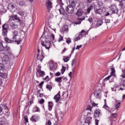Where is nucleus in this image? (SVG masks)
I'll return each mask as SVG.
<instances>
[{"mask_svg":"<svg viewBox=\"0 0 125 125\" xmlns=\"http://www.w3.org/2000/svg\"><path fill=\"white\" fill-rule=\"evenodd\" d=\"M13 33V37L12 40H14L15 42H16L17 44H19L21 42H22V40L19 37L18 35H19V32L17 30H14L12 31Z\"/></svg>","mask_w":125,"mask_h":125,"instance_id":"obj_1","label":"nucleus"},{"mask_svg":"<svg viewBox=\"0 0 125 125\" xmlns=\"http://www.w3.org/2000/svg\"><path fill=\"white\" fill-rule=\"evenodd\" d=\"M50 41L51 39L49 36L45 37V42L44 41L42 42V45L45 47L46 49H49L50 48Z\"/></svg>","mask_w":125,"mask_h":125,"instance_id":"obj_2","label":"nucleus"},{"mask_svg":"<svg viewBox=\"0 0 125 125\" xmlns=\"http://www.w3.org/2000/svg\"><path fill=\"white\" fill-rule=\"evenodd\" d=\"M83 11L82 9H79L76 12V15L78 17L77 18V20L79 21V22H76L75 23L76 25H79L81 24V23H82V21H83V20H84L85 19L84 18H83V19L79 18L80 17V16H82V15H83Z\"/></svg>","mask_w":125,"mask_h":125,"instance_id":"obj_3","label":"nucleus"},{"mask_svg":"<svg viewBox=\"0 0 125 125\" xmlns=\"http://www.w3.org/2000/svg\"><path fill=\"white\" fill-rule=\"evenodd\" d=\"M2 35L3 37H6L7 36V33H8V29H9V25L7 23H4L2 26Z\"/></svg>","mask_w":125,"mask_h":125,"instance_id":"obj_4","label":"nucleus"},{"mask_svg":"<svg viewBox=\"0 0 125 125\" xmlns=\"http://www.w3.org/2000/svg\"><path fill=\"white\" fill-rule=\"evenodd\" d=\"M96 104L94 103H92V101L91 100H89L88 103H87V108L86 110H90L91 111V109H92V107H95Z\"/></svg>","mask_w":125,"mask_h":125,"instance_id":"obj_5","label":"nucleus"},{"mask_svg":"<svg viewBox=\"0 0 125 125\" xmlns=\"http://www.w3.org/2000/svg\"><path fill=\"white\" fill-rule=\"evenodd\" d=\"M2 107L4 109L2 114H4V115H6L7 116H9V115H10V112H9L7 104H3Z\"/></svg>","mask_w":125,"mask_h":125,"instance_id":"obj_6","label":"nucleus"},{"mask_svg":"<svg viewBox=\"0 0 125 125\" xmlns=\"http://www.w3.org/2000/svg\"><path fill=\"white\" fill-rule=\"evenodd\" d=\"M12 19H9L8 21V23H9V26L12 29H17L18 28V24L16 22H12Z\"/></svg>","mask_w":125,"mask_h":125,"instance_id":"obj_7","label":"nucleus"},{"mask_svg":"<svg viewBox=\"0 0 125 125\" xmlns=\"http://www.w3.org/2000/svg\"><path fill=\"white\" fill-rule=\"evenodd\" d=\"M10 19H12V20H16L18 23H19L20 25H21L22 24V20L20 19V18L17 16V15H14L11 17V18H10Z\"/></svg>","mask_w":125,"mask_h":125,"instance_id":"obj_8","label":"nucleus"},{"mask_svg":"<svg viewBox=\"0 0 125 125\" xmlns=\"http://www.w3.org/2000/svg\"><path fill=\"white\" fill-rule=\"evenodd\" d=\"M110 12L112 13H118L119 12V9L117 8V6L112 5L110 6Z\"/></svg>","mask_w":125,"mask_h":125,"instance_id":"obj_9","label":"nucleus"},{"mask_svg":"<svg viewBox=\"0 0 125 125\" xmlns=\"http://www.w3.org/2000/svg\"><path fill=\"white\" fill-rule=\"evenodd\" d=\"M75 9H74L73 7H72L71 6L68 5L66 7V11L68 12V13H69L70 14H72V13H74Z\"/></svg>","mask_w":125,"mask_h":125,"instance_id":"obj_10","label":"nucleus"},{"mask_svg":"<svg viewBox=\"0 0 125 125\" xmlns=\"http://www.w3.org/2000/svg\"><path fill=\"white\" fill-rule=\"evenodd\" d=\"M91 122H92V118L87 117L85 120L83 125H90L91 124Z\"/></svg>","mask_w":125,"mask_h":125,"instance_id":"obj_11","label":"nucleus"},{"mask_svg":"<svg viewBox=\"0 0 125 125\" xmlns=\"http://www.w3.org/2000/svg\"><path fill=\"white\" fill-rule=\"evenodd\" d=\"M37 71L36 75L39 78H40V77H43L44 76V72L41 71V69H37Z\"/></svg>","mask_w":125,"mask_h":125,"instance_id":"obj_12","label":"nucleus"},{"mask_svg":"<svg viewBox=\"0 0 125 125\" xmlns=\"http://www.w3.org/2000/svg\"><path fill=\"white\" fill-rule=\"evenodd\" d=\"M101 112H100V110L99 109H96L94 112V116L95 118H99L102 116Z\"/></svg>","mask_w":125,"mask_h":125,"instance_id":"obj_13","label":"nucleus"},{"mask_svg":"<svg viewBox=\"0 0 125 125\" xmlns=\"http://www.w3.org/2000/svg\"><path fill=\"white\" fill-rule=\"evenodd\" d=\"M49 66L50 67V70H52V71H54V70H56V65L54 64V63L52 62H49Z\"/></svg>","mask_w":125,"mask_h":125,"instance_id":"obj_14","label":"nucleus"},{"mask_svg":"<svg viewBox=\"0 0 125 125\" xmlns=\"http://www.w3.org/2000/svg\"><path fill=\"white\" fill-rule=\"evenodd\" d=\"M4 50L7 54L9 55H12V52H11V49H10V47L8 46H6V47L4 48Z\"/></svg>","mask_w":125,"mask_h":125,"instance_id":"obj_15","label":"nucleus"},{"mask_svg":"<svg viewBox=\"0 0 125 125\" xmlns=\"http://www.w3.org/2000/svg\"><path fill=\"white\" fill-rule=\"evenodd\" d=\"M8 9L12 11V12H15L16 11V7L13 4H10L8 6Z\"/></svg>","mask_w":125,"mask_h":125,"instance_id":"obj_16","label":"nucleus"},{"mask_svg":"<svg viewBox=\"0 0 125 125\" xmlns=\"http://www.w3.org/2000/svg\"><path fill=\"white\" fill-rule=\"evenodd\" d=\"M94 12L96 14H100V15H101L103 13V10L99 8H95Z\"/></svg>","mask_w":125,"mask_h":125,"instance_id":"obj_17","label":"nucleus"},{"mask_svg":"<svg viewBox=\"0 0 125 125\" xmlns=\"http://www.w3.org/2000/svg\"><path fill=\"white\" fill-rule=\"evenodd\" d=\"M77 5V1L76 0H69V6L72 7H76Z\"/></svg>","mask_w":125,"mask_h":125,"instance_id":"obj_18","label":"nucleus"},{"mask_svg":"<svg viewBox=\"0 0 125 125\" xmlns=\"http://www.w3.org/2000/svg\"><path fill=\"white\" fill-rule=\"evenodd\" d=\"M61 98V96H60V91H59L57 95L55 96L54 97V99L56 100V103H57L60 99Z\"/></svg>","mask_w":125,"mask_h":125,"instance_id":"obj_19","label":"nucleus"},{"mask_svg":"<svg viewBox=\"0 0 125 125\" xmlns=\"http://www.w3.org/2000/svg\"><path fill=\"white\" fill-rule=\"evenodd\" d=\"M46 6L47 9L52 8V2H51L50 0H48L46 3Z\"/></svg>","mask_w":125,"mask_h":125,"instance_id":"obj_20","label":"nucleus"},{"mask_svg":"<svg viewBox=\"0 0 125 125\" xmlns=\"http://www.w3.org/2000/svg\"><path fill=\"white\" fill-rule=\"evenodd\" d=\"M30 121H31V122H38V121H39V117L36 115H33L30 118Z\"/></svg>","mask_w":125,"mask_h":125,"instance_id":"obj_21","label":"nucleus"},{"mask_svg":"<svg viewBox=\"0 0 125 125\" xmlns=\"http://www.w3.org/2000/svg\"><path fill=\"white\" fill-rule=\"evenodd\" d=\"M55 82H57V83H59V86H61V83H62V78L57 77L55 78Z\"/></svg>","mask_w":125,"mask_h":125,"instance_id":"obj_22","label":"nucleus"},{"mask_svg":"<svg viewBox=\"0 0 125 125\" xmlns=\"http://www.w3.org/2000/svg\"><path fill=\"white\" fill-rule=\"evenodd\" d=\"M53 107V103L52 102H48V110L49 111H51L52 110V107Z\"/></svg>","mask_w":125,"mask_h":125,"instance_id":"obj_23","label":"nucleus"},{"mask_svg":"<svg viewBox=\"0 0 125 125\" xmlns=\"http://www.w3.org/2000/svg\"><path fill=\"white\" fill-rule=\"evenodd\" d=\"M5 41L8 43H13L15 42V40H10L7 38H5Z\"/></svg>","mask_w":125,"mask_h":125,"instance_id":"obj_24","label":"nucleus"},{"mask_svg":"<svg viewBox=\"0 0 125 125\" xmlns=\"http://www.w3.org/2000/svg\"><path fill=\"white\" fill-rule=\"evenodd\" d=\"M59 10L61 14H62V15H65V9H64V8H63V7H61Z\"/></svg>","mask_w":125,"mask_h":125,"instance_id":"obj_25","label":"nucleus"},{"mask_svg":"<svg viewBox=\"0 0 125 125\" xmlns=\"http://www.w3.org/2000/svg\"><path fill=\"white\" fill-rule=\"evenodd\" d=\"M111 72L110 73V76H113V77H116V75H115V73H116V70L114 68H111Z\"/></svg>","mask_w":125,"mask_h":125,"instance_id":"obj_26","label":"nucleus"},{"mask_svg":"<svg viewBox=\"0 0 125 125\" xmlns=\"http://www.w3.org/2000/svg\"><path fill=\"white\" fill-rule=\"evenodd\" d=\"M115 118H117V114L113 113L110 115L109 119H110L111 122H112V120H113V119H115Z\"/></svg>","mask_w":125,"mask_h":125,"instance_id":"obj_27","label":"nucleus"},{"mask_svg":"<svg viewBox=\"0 0 125 125\" xmlns=\"http://www.w3.org/2000/svg\"><path fill=\"white\" fill-rule=\"evenodd\" d=\"M2 60L4 62H8V61H9V57L7 56H4L3 57Z\"/></svg>","mask_w":125,"mask_h":125,"instance_id":"obj_28","label":"nucleus"},{"mask_svg":"<svg viewBox=\"0 0 125 125\" xmlns=\"http://www.w3.org/2000/svg\"><path fill=\"white\" fill-rule=\"evenodd\" d=\"M103 23V21L102 20H99L96 23V25L97 27H99V26H101L102 24Z\"/></svg>","mask_w":125,"mask_h":125,"instance_id":"obj_29","label":"nucleus"},{"mask_svg":"<svg viewBox=\"0 0 125 125\" xmlns=\"http://www.w3.org/2000/svg\"><path fill=\"white\" fill-rule=\"evenodd\" d=\"M80 35H81V37H83V36H85L86 35V32L83 30H82Z\"/></svg>","mask_w":125,"mask_h":125,"instance_id":"obj_30","label":"nucleus"},{"mask_svg":"<svg viewBox=\"0 0 125 125\" xmlns=\"http://www.w3.org/2000/svg\"><path fill=\"white\" fill-rule=\"evenodd\" d=\"M36 112H40V108L37 106H35L33 108V112L35 113Z\"/></svg>","mask_w":125,"mask_h":125,"instance_id":"obj_31","label":"nucleus"},{"mask_svg":"<svg viewBox=\"0 0 125 125\" xmlns=\"http://www.w3.org/2000/svg\"><path fill=\"white\" fill-rule=\"evenodd\" d=\"M41 55L42 56L41 57L40 60L41 62H42V60L44 57V53H43V51H41Z\"/></svg>","mask_w":125,"mask_h":125,"instance_id":"obj_32","label":"nucleus"},{"mask_svg":"<svg viewBox=\"0 0 125 125\" xmlns=\"http://www.w3.org/2000/svg\"><path fill=\"white\" fill-rule=\"evenodd\" d=\"M3 50H4L3 44H2V42H0V51H3Z\"/></svg>","mask_w":125,"mask_h":125,"instance_id":"obj_33","label":"nucleus"},{"mask_svg":"<svg viewBox=\"0 0 125 125\" xmlns=\"http://www.w3.org/2000/svg\"><path fill=\"white\" fill-rule=\"evenodd\" d=\"M92 8H93V6H92V5H91L89 8H87V13H90V11L91 10V9H92Z\"/></svg>","mask_w":125,"mask_h":125,"instance_id":"obj_34","label":"nucleus"},{"mask_svg":"<svg viewBox=\"0 0 125 125\" xmlns=\"http://www.w3.org/2000/svg\"><path fill=\"white\" fill-rule=\"evenodd\" d=\"M63 60L64 62H68L70 60V57H64Z\"/></svg>","mask_w":125,"mask_h":125,"instance_id":"obj_35","label":"nucleus"},{"mask_svg":"<svg viewBox=\"0 0 125 125\" xmlns=\"http://www.w3.org/2000/svg\"><path fill=\"white\" fill-rule=\"evenodd\" d=\"M82 38V35H80V34L78 35V37H76L74 39V42H78V41H80L81 40V38Z\"/></svg>","mask_w":125,"mask_h":125,"instance_id":"obj_36","label":"nucleus"},{"mask_svg":"<svg viewBox=\"0 0 125 125\" xmlns=\"http://www.w3.org/2000/svg\"><path fill=\"white\" fill-rule=\"evenodd\" d=\"M66 42L69 44V43H71L72 42V41H71L70 38H68L67 39L66 38Z\"/></svg>","mask_w":125,"mask_h":125,"instance_id":"obj_37","label":"nucleus"},{"mask_svg":"<svg viewBox=\"0 0 125 125\" xmlns=\"http://www.w3.org/2000/svg\"><path fill=\"white\" fill-rule=\"evenodd\" d=\"M4 65L2 63H0V71H3Z\"/></svg>","mask_w":125,"mask_h":125,"instance_id":"obj_38","label":"nucleus"},{"mask_svg":"<svg viewBox=\"0 0 125 125\" xmlns=\"http://www.w3.org/2000/svg\"><path fill=\"white\" fill-rule=\"evenodd\" d=\"M20 5H21V6H24L26 5V3L24 1H21L20 2Z\"/></svg>","mask_w":125,"mask_h":125,"instance_id":"obj_39","label":"nucleus"},{"mask_svg":"<svg viewBox=\"0 0 125 125\" xmlns=\"http://www.w3.org/2000/svg\"><path fill=\"white\" fill-rule=\"evenodd\" d=\"M63 30L64 32H68V31H69V29H68V26L64 25Z\"/></svg>","mask_w":125,"mask_h":125,"instance_id":"obj_40","label":"nucleus"},{"mask_svg":"<svg viewBox=\"0 0 125 125\" xmlns=\"http://www.w3.org/2000/svg\"><path fill=\"white\" fill-rule=\"evenodd\" d=\"M62 71V74H64V72H65V71H66V67L62 66V68L61 70Z\"/></svg>","mask_w":125,"mask_h":125,"instance_id":"obj_41","label":"nucleus"},{"mask_svg":"<svg viewBox=\"0 0 125 125\" xmlns=\"http://www.w3.org/2000/svg\"><path fill=\"white\" fill-rule=\"evenodd\" d=\"M46 88L49 89V90H51V89H52V86H51V85H47Z\"/></svg>","mask_w":125,"mask_h":125,"instance_id":"obj_42","label":"nucleus"},{"mask_svg":"<svg viewBox=\"0 0 125 125\" xmlns=\"http://www.w3.org/2000/svg\"><path fill=\"white\" fill-rule=\"evenodd\" d=\"M121 85H123V86H125V80H123L121 82Z\"/></svg>","mask_w":125,"mask_h":125,"instance_id":"obj_43","label":"nucleus"},{"mask_svg":"<svg viewBox=\"0 0 125 125\" xmlns=\"http://www.w3.org/2000/svg\"><path fill=\"white\" fill-rule=\"evenodd\" d=\"M98 5H99V6H103V2L101 1L98 2Z\"/></svg>","mask_w":125,"mask_h":125,"instance_id":"obj_44","label":"nucleus"},{"mask_svg":"<svg viewBox=\"0 0 125 125\" xmlns=\"http://www.w3.org/2000/svg\"><path fill=\"white\" fill-rule=\"evenodd\" d=\"M19 14H20L21 16H24L25 12H24V11H20L19 12Z\"/></svg>","mask_w":125,"mask_h":125,"instance_id":"obj_45","label":"nucleus"},{"mask_svg":"<svg viewBox=\"0 0 125 125\" xmlns=\"http://www.w3.org/2000/svg\"><path fill=\"white\" fill-rule=\"evenodd\" d=\"M2 110H3V107L1 106H0V115H2V113L3 112V111H2Z\"/></svg>","mask_w":125,"mask_h":125,"instance_id":"obj_46","label":"nucleus"},{"mask_svg":"<svg viewBox=\"0 0 125 125\" xmlns=\"http://www.w3.org/2000/svg\"><path fill=\"white\" fill-rule=\"evenodd\" d=\"M64 117V114H61L60 117H59V119H60V121H61V122H62L63 121V117Z\"/></svg>","mask_w":125,"mask_h":125,"instance_id":"obj_47","label":"nucleus"},{"mask_svg":"<svg viewBox=\"0 0 125 125\" xmlns=\"http://www.w3.org/2000/svg\"><path fill=\"white\" fill-rule=\"evenodd\" d=\"M111 77H112V75H109L107 77L105 78L104 81H109V80H110V78Z\"/></svg>","mask_w":125,"mask_h":125,"instance_id":"obj_48","label":"nucleus"},{"mask_svg":"<svg viewBox=\"0 0 125 125\" xmlns=\"http://www.w3.org/2000/svg\"><path fill=\"white\" fill-rule=\"evenodd\" d=\"M88 21L90 22V23H92L93 22V20H92V17H89L88 19Z\"/></svg>","mask_w":125,"mask_h":125,"instance_id":"obj_49","label":"nucleus"},{"mask_svg":"<svg viewBox=\"0 0 125 125\" xmlns=\"http://www.w3.org/2000/svg\"><path fill=\"white\" fill-rule=\"evenodd\" d=\"M63 41V36H61L59 38L58 42H62Z\"/></svg>","mask_w":125,"mask_h":125,"instance_id":"obj_50","label":"nucleus"},{"mask_svg":"<svg viewBox=\"0 0 125 125\" xmlns=\"http://www.w3.org/2000/svg\"><path fill=\"white\" fill-rule=\"evenodd\" d=\"M120 105H121V103H118L116 105H115V108H116V109L117 110L118 108L119 107H120Z\"/></svg>","mask_w":125,"mask_h":125,"instance_id":"obj_51","label":"nucleus"},{"mask_svg":"<svg viewBox=\"0 0 125 125\" xmlns=\"http://www.w3.org/2000/svg\"><path fill=\"white\" fill-rule=\"evenodd\" d=\"M50 38H51V39H52V40H53V41H54L55 36L53 34H50Z\"/></svg>","mask_w":125,"mask_h":125,"instance_id":"obj_52","label":"nucleus"},{"mask_svg":"<svg viewBox=\"0 0 125 125\" xmlns=\"http://www.w3.org/2000/svg\"><path fill=\"white\" fill-rule=\"evenodd\" d=\"M104 20H105V23H106V24H107L108 23H110V21L109 19H105Z\"/></svg>","mask_w":125,"mask_h":125,"instance_id":"obj_53","label":"nucleus"},{"mask_svg":"<svg viewBox=\"0 0 125 125\" xmlns=\"http://www.w3.org/2000/svg\"><path fill=\"white\" fill-rule=\"evenodd\" d=\"M39 103L40 104H42V103H44V100L43 99H41V100L39 101Z\"/></svg>","mask_w":125,"mask_h":125,"instance_id":"obj_54","label":"nucleus"},{"mask_svg":"<svg viewBox=\"0 0 125 125\" xmlns=\"http://www.w3.org/2000/svg\"><path fill=\"white\" fill-rule=\"evenodd\" d=\"M24 121L26 122V123H29V121H28V116H24Z\"/></svg>","mask_w":125,"mask_h":125,"instance_id":"obj_55","label":"nucleus"},{"mask_svg":"<svg viewBox=\"0 0 125 125\" xmlns=\"http://www.w3.org/2000/svg\"><path fill=\"white\" fill-rule=\"evenodd\" d=\"M46 125H52L51 121H50V120H48V122H46Z\"/></svg>","mask_w":125,"mask_h":125,"instance_id":"obj_56","label":"nucleus"},{"mask_svg":"<svg viewBox=\"0 0 125 125\" xmlns=\"http://www.w3.org/2000/svg\"><path fill=\"white\" fill-rule=\"evenodd\" d=\"M61 75V73L58 72L56 73H55L56 77H59Z\"/></svg>","mask_w":125,"mask_h":125,"instance_id":"obj_57","label":"nucleus"},{"mask_svg":"<svg viewBox=\"0 0 125 125\" xmlns=\"http://www.w3.org/2000/svg\"><path fill=\"white\" fill-rule=\"evenodd\" d=\"M43 83H44L43 81L41 83H39V86L40 88L41 87H42V84H43Z\"/></svg>","mask_w":125,"mask_h":125,"instance_id":"obj_58","label":"nucleus"},{"mask_svg":"<svg viewBox=\"0 0 125 125\" xmlns=\"http://www.w3.org/2000/svg\"><path fill=\"white\" fill-rule=\"evenodd\" d=\"M1 77H2V78H4V79H5V78H7V75H6V74H2L1 75Z\"/></svg>","mask_w":125,"mask_h":125,"instance_id":"obj_59","label":"nucleus"},{"mask_svg":"<svg viewBox=\"0 0 125 125\" xmlns=\"http://www.w3.org/2000/svg\"><path fill=\"white\" fill-rule=\"evenodd\" d=\"M38 94H39L40 97H42V96H43V94H41V93H40V91H38Z\"/></svg>","mask_w":125,"mask_h":125,"instance_id":"obj_60","label":"nucleus"},{"mask_svg":"<svg viewBox=\"0 0 125 125\" xmlns=\"http://www.w3.org/2000/svg\"><path fill=\"white\" fill-rule=\"evenodd\" d=\"M96 97H97V98H99V97H100V94H99V93H98V92H96Z\"/></svg>","mask_w":125,"mask_h":125,"instance_id":"obj_61","label":"nucleus"},{"mask_svg":"<svg viewBox=\"0 0 125 125\" xmlns=\"http://www.w3.org/2000/svg\"><path fill=\"white\" fill-rule=\"evenodd\" d=\"M0 125H5L4 121H0Z\"/></svg>","mask_w":125,"mask_h":125,"instance_id":"obj_62","label":"nucleus"},{"mask_svg":"<svg viewBox=\"0 0 125 125\" xmlns=\"http://www.w3.org/2000/svg\"><path fill=\"white\" fill-rule=\"evenodd\" d=\"M82 45H77L76 49H80V48H81L82 47Z\"/></svg>","mask_w":125,"mask_h":125,"instance_id":"obj_63","label":"nucleus"},{"mask_svg":"<svg viewBox=\"0 0 125 125\" xmlns=\"http://www.w3.org/2000/svg\"><path fill=\"white\" fill-rule=\"evenodd\" d=\"M57 1L59 4L62 3V0H57Z\"/></svg>","mask_w":125,"mask_h":125,"instance_id":"obj_64","label":"nucleus"}]
</instances>
